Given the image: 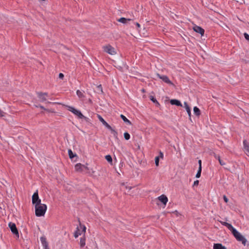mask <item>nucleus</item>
<instances>
[{
	"label": "nucleus",
	"mask_w": 249,
	"mask_h": 249,
	"mask_svg": "<svg viewBox=\"0 0 249 249\" xmlns=\"http://www.w3.org/2000/svg\"><path fill=\"white\" fill-rule=\"evenodd\" d=\"M47 209V205L44 204L35 206V214L37 217L44 215Z\"/></svg>",
	"instance_id": "obj_1"
},
{
	"label": "nucleus",
	"mask_w": 249,
	"mask_h": 249,
	"mask_svg": "<svg viewBox=\"0 0 249 249\" xmlns=\"http://www.w3.org/2000/svg\"><path fill=\"white\" fill-rule=\"evenodd\" d=\"M231 232L237 241L241 242L244 246L246 245L247 240L239 231L234 228Z\"/></svg>",
	"instance_id": "obj_2"
},
{
	"label": "nucleus",
	"mask_w": 249,
	"mask_h": 249,
	"mask_svg": "<svg viewBox=\"0 0 249 249\" xmlns=\"http://www.w3.org/2000/svg\"><path fill=\"white\" fill-rule=\"evenodd\" d=\"M32 201L33 204L35 205V206L41 204V199L39 198L37 190L32 196Z\"/></svg>",
	"instance_id": "obj_3"
},
{
	"label": "nucleus",
	"mask_w": 249,
	"mask_h": 249,
	"mask_svg": "<svg viewBox=\"0 0 249 249\" xmlns=\"http://www.w3.org/2000/svg\"><path fill=\"white\" fill-rule=\"evenodd\" d=\"M9 227L10 229L13 234L15 235L18 238L19 237L18 231L16 227V224L14 223L10 222L9 223Z\"/></svg>",
	"instance_id": "obj_4"
},
{
	"label": "nucleus",
	"mask_w": 249,
	"mask_h": 249,
	"mask_svg": "<svg viewBox=\"0 0 249 249\" xmlns=\"http://www.w3.org/2000/svg\"><path fill=\"white\" fill-rule=\"evenodd\" d=\"M104 51L111 55L114 54L116 53L115 49L112 47L110 45H108L103 47Z\"/></svg>",
	"instance_id": "obj_5"
},
{
	"label": "nucleus",
	"mask_w": 249,
	"mask_h": 249,
	"mask_svg": "<svg viewBox=\"0 0 249 249\" xmlns=\"http://www.w3.org/2000/svg\"><path fill=\"white\" fill-rule=\"evenodd\" d=\"M193 30L196 33L200 34L201 36H203L204 35V33H205L204 29L200 26H197L196 25L194 26Z\"/></svg>",
	"instance_id": "obj_6"
},
{
	"label": "nucleus",
	"mask_w": 249,
	"mask_h": 249,
	"mask_svg": "<svg viewBox=\"0 0 249 249\" xmlns=\"http://www.w3.org/2000/svg\"><path fill=\"white\" fill-rule=\"evenodd\" d=\"M97 117L99 121L108 129L112 130V127L103 119L100 115L97 114Z\"/></svg>",
	"instance_id": "obj_7"
},
{
	"label": "nucleus",
	"mask_w": 249,
	"mask_h": 249,
	"mask_svg": "<svg viewBox=\"0 0 249 249\" xmlns=\"http://www.w3.org/2000/svg\"><path fill=\"white\" fill-rule=\"evenodd\" d=\"M157 76L160 79L162 80V81H164L165 83H166L167 84H171V85L173 84L172 82L169 80V78L166 75H161L158 73Z\"/></svg>",
	"instance_id": "obj_8"
},
{
	"label": "nucleus",
	"mask_w": 249,
	"mask_h": 249,
	"mask_svg": "<svg viewBox=\"0 0 249 249\" xmlns=\"http://www.w3.org/2000/svg\"><path fill=\"white\" fill-rule=\"evenodd\" d=\"M68 154L70 159L73 160L74 161H76V159L78 158L77 155L75 153H73L70 149L68 150Z\"/></svg>",
	"instance_id": "obj_9"
},
{
	"label": "nucleus",
	"mask_w": 249,
	"mask_h": 249,
	"mask_svg": "<svg viewBox=\"0 0 249 249\" xmlns=\"http://www.w3.org/2000/svg\"><path fill=\"white\" fill-rule=\"evenodd\" d=\"M158 199L164 205H166L168 202V198L164 195H162L159 196Z\"/></svg>",
	"instance_id": "obj_10"
},
{
	"label": "nucleus",
	"mask_w": 249,
	"mask_h": 249,
	"mask_svg": "<svg viewBox=\"0 0 249 249\" xmlns=\"http://www.w3.org/2000/svg\"><path fill=\"white\" fill-rule=\"evenodd\" d=\"M170 103L172 105H176L178 107H182V105L181 102L178 99H171L170 100Z\"/></svg>",
	"instance_id": "obj_11"
},
{
	"label": "nucleus",
	"mask_w": 249,
	"mask_h": 249,
	"mask_svg": "<svg viewBox=\"0 0 249 249\" xmlns=\"http://www.w3.org/2000/svg\"><path fill=\"white\" fill-rule=\"evenodd\" d=\"M40 241L44 248H47L49 247L48 243L47 241L46 238L45 236H41L40 237Z\"/></svg>",
	"instance_id": "obj_12"
},
{
	"label": "nucleus",
	"mask_w": 249,
	"mask_h": 249,
	"mask_svg": "<svg viewBox=\"0 0 249 249\" xmlns=\"http://www.w3.org/2000/svg\"><path fill=\"white\" fill-rule=\"evenodd\" d=\"M184 107L185 108V109L187 112V113L189 115V119L190 120H191V108L188 105L187 103L186 102H185L184 103Z\"/></svg>",
	"instance_id": "obj_13"
},
{
	"label": "nucleus",
	"mask_w": 249,
	"mask_h": 249,
	"mask_svg": "<svg viewBox=\"0 0 249 249\" xmlns=\"http://www.w3.org/2000/svg\"><path fill=\"white\" fill-rule=\"evenodd\" d=\"M67 109L69 111L72 112L75 115H77V114L80 111V110H77V109H75L74 107H71V106H67Z\"/></svg>",
	"instance_id": "obj_14"
},
{
	"label": "nucleus",
	"mask_w": 249,
	"mask_h": 249,
	"mask_svg": "<svg viewBox=\"0 0 249 249\" xmlns=\"http://www.w3.org/2000/svg\"><path fill=\"white\" fill-rule=\"evenodd\" d=\"M243 145L245 150L248 153L247 154L249 156V143L247 140H244Z\"/></svg>",
	"instance_id": "obj_15"
},
{
	"label": "nucleus",
	"mask_w": 249,
	"mask_h": 249,
	"mask_svg": "<svg viewBox=\"0 0 249 249\" xmlns=\"http://www.w3.org/2000/svg\"><path fill=\"white\" fill-rule=\"evenodd\" d=\"M221 224L226 226L231 231L234 228L230 223L226 222H221Z\"/></svg>",
	"instance_id": "obj_16"
},
{
	"label": "nucleus",
	"mask_w": 249,
	"mask_h": 249,
	"mask_svg": "<svg viewBox=\"0 0 249 249\" xmlns=\"http://www.w3.org/2000/svg\"><path fill=\"white\" fill-rule=\"evenodd\" d=\"M213 249H227V248L220 243H215L213 245Z\"/></svg>",
	"instance_id": "obj_17"
},
{
	"label": "nucleus",
	"mask_w": 249,
	"mask_h": 249,
	"mask_svg": "<svg viewBox=\"0 0 249 249\" xmlns=\"http://www.w3.org/2000/svg\"><path fill=\"white\" fill-rule=\"evenodd\" d=\"M118 22H121L124 24H126L128 22V21H130L132 20L130 18H121L117 20Z\"/></svg>",
	"instance_id": "obj_18"
},
{
	"label": "nucleus",
	"mask_w": 249,
	"mask_h": 249,
	"mask_svg": "<svg viewBox=\"0 0 249 249\" xmlns=\"http://www.w3.org/2000/svg\"><path fill=\"white\" fill-rule=\"evenodd\" d=\"M84 165L81 163H77L75 165V170L77 172H81L83 171Z\"/></svg>",
	"instance_id": "obj_19"
},
{
	"label": "nucleus",
	"mask_w": 249,
	"mask_h": 249,
	"mask_svg": "<svg viewBox=\"0 0 249 249\" xmlns=\"http://www.w3.org/2000/svg\"><path fill=\"white\" fill-rule=\"evenodd\" d=\"M38 98L41 100L42 102H44L47 100L46 97L44 95H43V92H37Z\"/></svg>",
	"instance_id": "obj_20"
},
{
	"label": "nucleus",
	"mask_w": 249,
	"mask_h": 249,
	"mask_svg": "<svg viewBox=\"0 0 249 249\" xmlns=\"http://www.w3.org/2000/svg\"><path fill=\"white\" fill-rule=\"evenodd\" d=\"M120 117L124 121V123H125L127 124H128V125L132 124L131 122L128 119H127V118L124 115L121 114L120 115Z\"/></svg>",
	"instance_id": "obj_21"
},
{
	"label": "nucleus",
	"mask_w": 249,
	"mask_h": 249,
	"mask_svg": "<svg viewBox=\"0 0 249 249\" xmlns=\"http://www.w3.org/2000/svg\"><path fill=\"white\" fill-rule=\"evenodd\" d=\"M86 244V237L85 235L83 237L80 238V245L81 248H83L85 246Z\"/></svg>",
	"instance_id": "obj_22"
},
{
	"label": "nucleus",
	"mask_w": 249,
	"mask_h": 249,
	"mask_svg": "<svg viewBox=\"0 0 249 249\" xmlns=\"http://www.w3.org/2000/svg\"><path fill=\"white\" fill-rule=\"evenodd\" d=\"M150 100L155 104L156 106L159 107L160 106V104L157 101L156 98L152 95H150L149 96Z\"/></svg>",
	"instance_id": "obj_23"
},
{
	"label": "nucleus",
	"mask_w": 249,
	"mask_h": 249,
	"mask_svg": "<svg viewBox=\"0 0 249 249\" xmlns=\"http://www.w3.org/2000/svg\"><path fill=\"white\" fill-rule=\"evenodd\" d=\"M194 113L196 116L198 117L201 114V112L199 108L197 107H194Z\"/></svg>",
	"instance_id": "obj_24"
},
{
	"label": "nucleus",
	"mask_w": 249,
	"mask_h": 249,
	"mask_svg": "<svg viewBox=\"0 0 249 249\" xmlns=\"http://www.w3.org/2000/svg\"><path fill=\"white\" fill-rule=\"evenodd\" d=\"M78 221L79 222L80 227L82 229L81 233H82L83 232H84V235H85V233L86 232V227L85 225H82L81 223V222H80L79 219H78Z\"/></svg>",
	"instance_id": "obj_25"
},
{
	"label": "nucleus",
	"mask_w": 249,
	"mask_h": 249,
	"mask_svg": "<svg viewBox=\"0 0 249 249\" xmlns=\"http://www.w3.org/2000/svg\"><path fill=\"white\" fill-rule=\"evenodd\" d=\"M82 233L80 232L79 227H77L76 231L74 233V236L75 238H77L79 235H81Z\"/></svg>",
	"instance_id": "obj_26"
},
{
	"label": "nucleus",
	"mask_w": 249,
	"mask_h": 249,
	"mask_svg": "<svg viewBox=\"0 0 249 249\" xmlns=\"http://www.w3.org/2000/svg\"><path fill=\"white\" fill-rule=\"evenodd\" d=\"M76 94L78 97L80 98H83L85 97V95L83 94V92L79 90H77Z\"/></svg>",
	"instance_id": "obj_27"
},
{
	"label": "nucleus",
	"mask_w": 249,
	"mask_h": 249,
	"mask_svg": "<svg viewBox=\"0 0 249 249\" xmlns=\"http://www.w3.org/2000/svg\"><path fill=\"white\" fill-rule=\"evenodd\" d=\"M105 159L109 162L111 163L112 162V158L110 155H107L105 156Z\"/></svg>",
	"instance_id": "obj_28"
},
{
	"label": "nucleus",
	"mask_w": 249,
	"mask_h": 249,
	"mask_svg": "<svg viewBox=\"0 0 249 249\" xmlns=\"http://www.w3.org/2000/svg\"><path fill=\"white\" fill-rule=\"evenodd\" d=\"M201 171H202V168H198L197 173L196 175V178H199L200 177Z\"/></svg>",
	"instance_id": "obj_29"
},
{
	"label": "nucleus",
	"mask_w": 249,
	"mask_h": 249,
	"mask_svg": "<svg viewBox=\"0 0 249 249\" xmlns=\"http://www.w3.org/2000/svg\"><path fill=\"white\" fill-rule=\"evenodd\" d=\"M124 138L126 140H128L130 138V134L127 132H125L124 133Z\"/></svg>",
	"instance_id": "obj_30"
},
{
	"label": "nucleus",
	"mask_w": 249,
	"mask_h": 249,
	"mask_svg": "<svg viewBox=\"0 0 249 249\" xmlns=\"http://www.w3.org/2000/svg\"><path fill=\"white\" fill-rule=\"evenodd\" d=\"M112 132V133H113V136L114 137L116 138V139H118V133L117 131H116L114 129H113L112 128V130H110Z\"/></svg>",
	"instance_id": "obj_31"
},
{
	"label": "nucleus",
	"mask_w": 249,
	"mask_h": 249,
	"mask_svg": "<svg viewBox=\"0 0 249 249\" xmlns=\"http://www.w3.org/2000/svg\"><path fill=\"white\" fill-rule=\"evenodd\" d=\"M159 161H160L159 157H156L155 158V164L157 166H158L159 165Z\"/></svg>",
	"instance_id": "obj_32"
},
{
	"label": "nucleus",
	"mask_w": 249,
	"mask_h": 249,
	"mask_svg": "<svg viewBox=\"0 0 249 249\" xmlns=\"http://www.w3.org/2000/svg\"><path fill=\"white\" fill-rule=\"evenodd\" d=\"M76 116L79 119H82V118L84 117V115L81 113L80 111L79 112V113L77 114Z\"/></svg>",
	"instance_id": "obj_33"
},
{
	"label": "nucleus",
	"mask_w": 249,
	"mask_h": 249,
	"mask_svg": "<svg viewBox=\"0 0 249 249\" xmlns=\"http://www.w3.org/2000/svg\"><path fill=\"white\" fill-rule=\"evenodd\" d=\"M127 183V182L125 183V182H123L121 184V186H125V188L126 189H128L129 190H131L132 189V187H129V186H127V185H125V184Z\"/></svg>",
	"instance_id": "obj_34"
},
{
	"label": "nucleus",
	"mask_w": 249,
	"mask_h": 249,
	"mask_svg": "<svg viewBox=\"0 0 249 249\" xmlns=\"http://www.w3.org/2000/svg\"><path fill=\"white\" fill-rule=\"evenodd\" d=\"M244 36L245 38L249 42V35L247 33H244Z\"/></svg>",
	"instance_id": "obj_35"
},
{
	"label": "nucleus",
	"mask_w": 249,
	"mask_h": 249,
	"mask_svg": "<svg viewBox=\"0 0 249 249\" xmlns=\"http://www.w3.org/2000/svg\"><path fill=\"white\" fill-rule=\"evenodd\" d=\"M198 184H199V180H196L194 181L193 186V187L197 186H198Z\"/></svg>",
	"instance_id": "obj_36"
},
{
	"label": "nucleus",
	"mask_w": 249,
	"mask_h": 249,
	"mask_svg": "<svg viewBox=\"0 0 249 249\" xmlns=\"http://www.w3.org/2000/svg\"><path fill=\"white\" fill-rule=\"evenodd\" d=\"M82 119H84V120L87 122V123H90V120L89 118L88 117H86V116H84V118H82Z\"/></svg>",
	"instance_id": "obj_37"
},
{
	"label": "nucleus",
	"mask_w": 249,
	"mask_h": 249,
	"mask_svg": "<svg viewBox=\"0 0 249 249\" xmlns=\"http://www.w3.org/2000/svg\"><path fill=\"white\" fill-rule=\"evenodd\" d=\"M159 157V159H163V154L162 152L160 151L159 153V155L158 156Z\"/></svg>",
	"instance_id": "obj_38"
},
{
	"label": "nucleus",
	"mask_w": 249,
	"mask_h": 249,
	"mask_svg": "<svg viewBox=\"0 0 249 249\" xmlns=\"http://www.w3.org/2000/svg\"><path fill=\"white\" fill-rule=\"evenodd\" d=\"M218 161L221 165L223 166L225 164V163L221 159L218 160Z\"/></svg>",
	"instance_id": "obj_39"
},
{
	"label": "nucleus",
	"mask_w": 249,
	"mask_h": 249,
	"mask_svg": "<svg viewBox=\"0 0 249 249\" xmlns=\"http://www.w3.org/2000/svg\"><path fill=\"white\" fill-rule=\"evenodd\" d=\"M97 88L98 90H100V91H101V92H103L102 87L101 85H100L98 86Z\"/></svg>",
	"instance_id": "obj_40"
},
{
	"label": "nucleus",
	"mask_w": 249,
	"mask_h": 249,
	"mask_svg": "<svg viewBox=\"0 0 249 249\" xmlns=\"http://www.w3.org/2000/svg\"><path fill=\"white\" fill-rule=\"evenodd\" d=\"M198 163L199 165L198 168H202V161L201 160H198Z\"/></svg>",
	"instance_id": "obj_41"
},
{
	"label": "nucleus",
	"mask_w": 249,
	"mask_h": 249,
	"mask_svg": "<svg viewBox=\"0 0 249 249\" xmlns=\"http://www.w3.org/2000/svg\"><path fill=\"white\" fill-rule=\"evenodd\" d=\"M64 77V75L62 73H60L59 74V78L60 79H63Z\"/></svg>",
	"instance_id": "obj_42"
},
{
	"label": "nucleus",
	"mask_w": 249,
	"mask_h": 249,
	"mask_svg": "<svg viewBox=\"0 0 249 249\" xmlns=\"http://www.w3.org/2000/svg\"><path fill=\"white\" fill-rule=\"evenodd\" d=\"M5 113L0 109V117H3L4 116Z\"/></svg>",
	"instance_id": "obj_43"
},
{
	"label": "nucleus",
	"mask_w": 249,
	"mask_h": 249,
	"mask_svg": "<svg viewBox=\"0 0 249 249\" xmlns=\"http://www.w3.org/2000/svg\"><path fill=\"white\" fill-rule=\"evenodd\" d=\"M83 168H85L86 170H88V171H89L88 172V173H90V169H89V168L88 166H86V165H84Z\"/></svg>",
	"instance_id": "obj_44"
},
{
	"label": "nucleus",
	"mask_w": 249,
	"mask_h": 249,
	"mask_svg": "<svg viewBox=\"0 0 249 249\" xmlns=\"http://www.w3.org/2000/svg\"><path fill=\"white\" fill-rule=\"evenodd\" d=\"M214 158L218 160L221 159L219 155H217L215 154H214Z\"/></svg>",
	"instance_id": "obj_45"
},
{
	"label": "nucleus",
	"mask_w": 249,
	"mask_h": 249,
	"mask_svg": "<svg viewBox=\"0 0 249 249\" xmlns=\"http://www.w3.org/2000/svg\"><path fill=\"white\" fill-rule=\"evenodd\" d=\"M223 199H224V201H225V202H226V203H227V202H228L229 199H228V198L226 197V196H223Z\"/></svg>",
	"instance_id": "obj_46"
},
{
	"label": "nucleus",
	"mask_w": 249,
	"mask_h": 249,
	"mask_svg": "<svg viewBox=\"0 0 249 249\" xmlns=\"http://www.w3.org/2000/svg\"><path fill=\"white\" fill-rule=\"evenodd\" d=\"M38 107H39L40 108H41V109H42L43 110H46V109L43 106H42L41 105H39L38 106Z\"/></svg>",
	"instance_id": "obj_47"
},
{
	"label": "nucleus",
	"mask_w": 249,
	"mask_h": 249,
	"mask_svg": "<svg viewBox=\"0 0 249 249\" xmlns=\"http://www.w3.org/2000/svg\"><path fill=\"white\" fill-rule=\"evenodd\" d=\"M136 25L137 26V27L139 28L140 27V24L138 23V22H136Z\"/></svg>",
	"instance_id": "obj_48"
},
{
	"label": "nucleus",
	"mask_w": 249,
	"mask_h": 249,
	"mask_svg": "<svg viewBox=\"0 0 249 249\" xmlns=\"http://www.w3.org/2000/svg\"><path fill=\"white\" fill-rule=\"evenodd\" d=\"M43 95L47 96L48 95V93H47V92H43Z\"/></svg>",
	"instance_id": "obj_49"
},
{
	"label": "nucleus",
	"mask_w": 249,
	"mask_h": 249,
	"mask_svg": "<svg viewBox=\"0 0 249 249\" xmlns=\"http://www.w3.org/2000/svg\"><path fill=\"white\" fill-rule=\"evenodd\" d=\"M142 92H145V89H142Z\"/></svg>",
	"instance_id": "obj_50"
},
{
	"label": "nucleus",
	"mask_w": 249,
	"mask_h": 249,
	"mask_svg": "<svg viewBox=\"0 0 249 249\" xmlns=\"http://www.w3.org/2000/svg\"><path fill=\"white\" fill-rule=\"evenodd\" d=\"M91 173H93L94 172V171H93V170H92V169H91Z\"/></svg>",
	"instance_id": "obj_51"
},
{
	"label": "nucleus",
	"mask_w": 249,
	"mask_h": 249,
	"mask_svg": "<svg viewBox=\"0 0 249 249\" xmlns=\"http://www.w3.org/2000/svg\"><path fill=\"white\" fill-rule=\"evenodd\" d=\"M44 249H50L49 247L47 248H44Z\"/></svg>",
	"instance_id": "obj_52"
}]
</instances>
